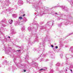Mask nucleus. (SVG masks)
I'll return each mask as SVG.
<instances>
[{
    "label": "nucleus",
    "instance_id": "nucleus-1",
    "mask_svg": "<svg viewBox=\"0 0 73 73\" xmlns=\"http://www.w3.org/2000/svg\"><path fill=\"white\" fill-rule=\"evenodd\" d=\"M9 23L10 24H12V22H13V21L11 19H10L9 21Z\"/></svg>",
    "mask_w": 73,
    "mask_h": 73
},
{
    "label": "nucleus",
    "instance_id": "nucleus-2",
    "mask_svg": "<svg viewBox=\"0 0 73 73\" xmlns=\"http://www.w3.org/2000/svg\"><path fill=\"white\" fill-rule=\"evenodd\" d=\"M19 19H20V20H21L22 19H23V18L21 17H20L19 18Z\"/></svg>",
    "mask_w": 73,
    "mask_h": 73
},
{
    "label": "nucleus",
    "instance_id": "nucleus-3",
    "mask_svg": "<svg viewBox=\"0 0 73 73\" xmlns=\"http://www.w3.org/2000/svg\"><path fill=\"white\" fill-rule=\"evenodd\" d=\"M55 48H56V49H57V48H58V46H56Z\"/></svg>",
    "mask_w": 73,
    "mask_h": 73
},
{
    "label": "nucleus",
    "instance_id": "nucleus-4",
    "mask_svg": "<svg viewBox=\"0 0 73 73\" xmlns=\"http://www.w3.org/2000/svg\"><path fill=\"white\" fill-rule=\"evenodd\" d=\"M31 27H29L28 28V29H29V28H31Z\"/></svg>",
    "mask_w": 73,
    "mask_h": 73
},
{
    "label": "nucleus",
    "instance_id": "nucleus-5",
    "mask_svg": "<svg viewBox=\"0 0 73 73\" xmlns=\"http://www.w3.org/2000/svg\"><path fill=\"white\" fill-rule=\"evenodd\" d=\"M24 72H26V70H24Z\"/></svg>",
    "mask_w": 73,
    "mask_h": 73
},
{
    "label": "nucleus",
    "instance_id": "nucleus-6",
    "mask_svg": "<svg viewBox=\"0 0 73 73\" xmlns=\"http://www.w3.org/2000/svg\"><path fill=\"white\" fill-rule=\"evenodd\" d=\"M51 47H52V48H53V46L51 45Z\"/></svg>",
    "mask_w": 73,
    "mask_h": 73
},
{
    "label": "nucleus",
    "instance_id": "nucleus-7",
    "mask_svg": "<svg viewBox=\"0 0 73 73\" xmlns=\"http://www.w3.org/2000/svg\"><path fill=\"white\" fill-rule=\"evenodd\" d=\"M43 70V69H41L40 70Z\"/></svg>",
    "mask_w": 73,
    "mask_h": 73
},
{
    "label": "nucleus",
    "instance_id": "nucleus-8",
    "mask_svg": "<svg viewBox=\"0 0 73 73\" xmlns=\"http://www.w3.org/2000/svg\"><path fill=\"white\" fill-rule=\"evenodd\" d=\"M70 71L72 72V70H70Z\"/></svg>",
    "mask_w": 73,
    "mask_h": 73
},
{
    "label": "nucleus",
    "instance_id": "nucleus-9",
    "mask_svg": "<svg viewBox=\"0 0 73 73\" xmlns=\"http://www.w3.org/2000/svg\"><path fill=\"white\" fill-rule=\"evenodd\" d=\"M15 25H16V23H15Z\"/></svg>",
    "mask_w": 73,
    "mask_h": 73
},
{
    "label": "nucleus",
    "instance_id": "nucleus-10",
    "mask_svg": "<svg viewBox=\"0 0 73 73\" xmlns=\"http://www.w3.org/2000/svg\"><path fill=\"white\" fill-rule=\"evenodd\" d=\"M25 16V15H23V16Z\"/></svg>",
    "mask_w": 73,
    "mask_h": 73
},
{
    "label": "nucleus",
    "instance_id": "nucleus-11",
    "mask_svg": "<svg viewBox=\"0 0 73 73\" xmlns=\"http://www.w3.org/2000/svg\"><path fill=\"white\" fill-rule=\"evenodd\" d=\"M9 38H10V37L9 36Z\"/></svg>",
    "mask_w": 73,
    "mask_h": 73
}]
</instances>
